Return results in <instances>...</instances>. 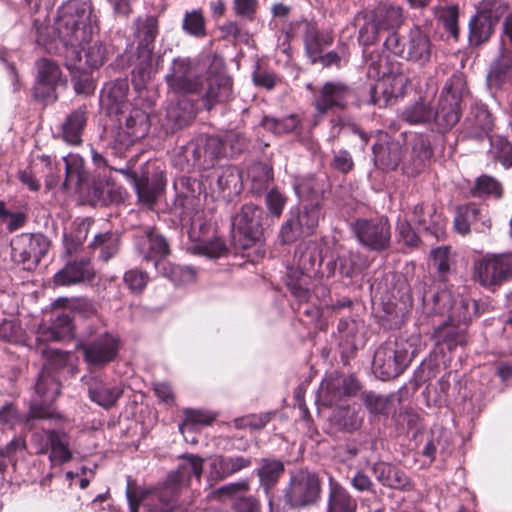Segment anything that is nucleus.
Instances as JSON below:
<instances>
[{
    "label": "nucleus",
    "mask_w": 512,
    "mask_h": 512,
    "mask_svg": "<svg viewBox=\"0 0 512 512\" xmlns=\"http://www.w3.org/2000/svg\"><path fill=\"white\" fill-rule=\"evenodd\" d=\"M167 118L172 121L175 128L187 125L194 118L193 106L188 101L172 103L167 108Z\"/></svg>",
    "instance_id": "obj_38"
},
{
    "label": "nucleus",
    "mask_w": 512,
    "mask_h": 512,
    "mask_svg": "<svg viewBox=\"0 0 512 512\" xmlns=\"http://www.w3.org/2000/svg\"><path fill=\"white\" fill-rule=\"evenodd\" d=\"M195 251L209 258H219L226 253V246L221 239L215 238L209 242L196 245Z\"/></svg>",
    "instance_id": "obj_57"
},
{
    "label": "nucleus",
    "mask_w": 512,
    "mask_h": 512,
    "mask_svg": "<svg viewBox=\"0 0 512 512\" xmlns=\"http://www.w3.org/2000/svg\"><path fill=\"white\" fill-rule=\"evenodd\" d=\"M512 67V52L503 50L494 62L487 81L490 86H499L505 79L506 73Z\"/></svg>",
    "instance_id": "obj_39"
},
{
    "label": "nucleus",
    "mask_w": 512,
    "mask_h": 512,
    "mask_svg": "<svg viewBox=\"0 0 512 512\" xmlns=\"http://www.w3.org/2000/svg\"><path fill=\"white\" fill-rule=\"evenodd\" d=\"M505 8L499 0H482L478 5L477 15L498 21Z\"/></svg>",
    "instance_id": "obj_56"
},
{
    "label": "nucleus",
    "mask_w": 512,
    "mask_h": 512,
    "mask_svg": "<svg viewBox=\"0 0 512 512\" xmlns=\"http://www.w3.org/2000/svg\"><path fill=\"white\" fill-rule=\"evenodd\" d=\"M294 190L301 199L319 202L321 187L313 177L299 179L294 184Z\"/></svg>",
    "instance_id": "obj_46"
},
{
    "label": "nucleus",
    "mask_w": 512,
    "mask_h": 512,
    "mask_svg": "<svg viewBox=\"0 0 512 512\" xmlns=\"http://www.w3.org/2000/svg\"><path fill=\"white\" fill-rule=\"evenodd\" d=\"M474 275L482 286L495 287L512 279V252L490 254L475 263Z\"/></svg>",
    "instance_id": "obj_8"
},
{
    "label": "nucleus",
    "mask_w": 512,
    "mask_h": 512,
    "mask_svg": "<svg viewBox=\"0 0 512 512\" xmlns=\"http://www.w3.org/2000/svg\"><path fill=\"white\" fill-rule=\"evenodd\" d=\"M333 36L328 31L320 32L314 26H309L304 35V44L308 57L312 63L318 62L325 46L331 45Z\"/></svg>",
    "instance_id": "obj_30"
},
{
    "label": "nucleus",
    "mask_w": 512,
    "mask_h": 512,
    "mask_svg": "<svg viewBox=\"0 0 512 512\" xmlns=\"http://www.w3.org/2000/svg\"><path fill=\"white\" fill-rule=\"evenodd\" d=\"M203 470V459L197 455L183 457V462L175 473L169 475L164 486L158 490V501H165L168 494L178 493L183 487L188 486L191 476L200 479Z\"/></svg>",
    "instance_id": "obj_12"
},
{
    "label": "nucleus",
    "mask_w": 512,
    "mask_h": 512,
    "mask_svg": "<svg viewBox=\"0 0 512 512\" xmlns=\"http://www.w3.org/2000/svg\"><path fill=\"white\" fill-rule=\"evenodd\" d=\"M72 81L77 93L89 94L93 90V83L89 77L90 73L70 71Z\"/></svg>",
    "instance_id": "obj_63"
},
{
    "label": "nucleus",
    "mask_w": 512,
    "mask_h": 512,
    "mask_svg": "<svg viewBox=\"0 0 512 512\" xmlns=\"http://www.w3.org/2000/svg\"><path fill=\"white\" fill-rule=\"evenodd\" d=\"M379 26L380 23L376 18L372 21L365 22L359 30V42L365 46L373 44L378 38Z\"/></svg>",
    "instance_id": "obj_58"
},
{
    "label": "nucleus",
    "mask_w": 512,
    "mask_h": 512,
    "mask_svg": "<svg viewBox=\"0 0 512 512\" xmlns=\"http://www.w3.org/2000/svg\"><path fill=\"white\" fill-rule=\"evenodd\" d=\"M86 110L79 108L73 111L63 124V139L71 145L81 142V134L86 124Z\"/></svg>",
    "instance_id": "obj_32"
},
{
    "label": "nucleus",
    "mask_w": 512,
    "mask_h": 512,
    "mask_svg": "<svg viewBox=\"0 0 512 512\" xmlns=\"http://www.w3.org/2000/svg\"><path fill=\"white\" fill-rule=\"evenodd\" d=\"M237 16L252 20L258 8V0H233Z\"/></svg>",
    "instance_id": "obj_60"
},
{
    "label": "nucleus",
    "mask_w": 512,
    "mask_h": 512,
    "mask_svg": "<svg viewBox=\"0 0 512 512\" xmlns=\"http://www.w3.org/2000/svg\"><path fill=\"white\" fill-rule=\"evenodd\" d=\"M66 169V180L64 185H67L69 181L75 180L80 183L84 179V166L83 160L79 155L69 154L63 158Z\"/></svg>",
    "instance_id": "obj_48"
},
{
    "label": "nucleus",
    "mask_w": 512,
    "mask_h": 512,
    "mask_svg": "<svg viewBox=\"0 0 512 512\" xmlns=\"http://www.w3.org/2000/svg\"><path fill=\"white\" fill-rule=\"evenodd\" d=\"M492 222L486 208L474 203L459 207L454 218V229L465 236L471 232L487 233L491 230Z\"/></svg>",
    "instance_id": "obj_15"
},
{
    "label": "nucleus",
    "mask_w": 512,
    "mask_h": 512,
    "mask_svg": "<svg viewBox=\"0 0 512 512\" xmlns=\"http://www.w3.org/2000/svg\"><path fill=\"white\" fill-rule=\"evenodd\" d=\"M36 393L40 399L45 402H51L56 399L59 394V384L48 373L41 372L35 385Z\"/></svg>",
    "instance_id": "obj_42"
},
{
    "label": "nucleus",
    "mask_w": 512,
    "mask_h": 512,
    "mask_svg": "<svg viewBox=\"0 0 512 512\" xmlns=\"http://www.w3.org/2000/svg\"><path fill=\"white\" fill-rule=\"evenodd\" d=\"M271 179V168L267 164L255 163L247 169L246 183L252 193L260 194L267 187Z\"/></svg>",
    "instance_id": "obj_34"
},
{
    "label": "nucleus",
    "mask_w": 512,
    "mask_h": 512,
    "mask_svg": "<svg viewBox=\"0 0 512 512\" xmlns=\"http://www.w3.org/2000/svg\"><path fill=\"white\" fill-rule=\"evenodd\" d=\"M147 279V274L139 270H130L124 274V281L132 291H142Z\"/></svg>",
    "instance_id": "obj_61"
},
{
    "label": "nucleus",
    "mask_w": 512,
    "mask_h": 512,
    "mask_svg": "<svg viewBox=\"0 0 512 512\" xmlns=\"http://www.w3.org/2000/svg\"><path fill=\"white\" fill-rule=\"evenodd\" d=\"M450 310V316L453 320L466 323L471 321L475 314V303L469 299H462L458 304L451 307Z\"/></svg>",
    "instance_id": "obj_54"
},
{
    "label": "nucleus",
    "mask_w": 512,
    "mask_h": 512,
    "mask_svg": "<svg viewBox=\"0 0 512 512\" xmlns=\"http://www.w3.org/2000/svg\"><path fill=\"white\" fill-rule=\"evenodd\" d=\"M157 33V24L152 18L146 19L138 28V37L141 40L137 47L132 71V83L137 90L143 89L157 70V61L153 56V44Z\"/></svg>",
    "instance_id": "obj_5"
},
{
    "label": "nucleus",
    "mask_w": 512,
    "mask_h": 512,
    "mask_svg": "<svg viewBox=\"0 0 512 512\" xmlns=\"http://www.w3.org/2000/svg\"><path fill=\"white\" fill-rule=\"evenodd\" d=\"M263 211L254 204H245L232 220L233 238L238 245L247 249L260 241L263 228L261 224Z\"/></svg>",
    "instance_id": "obj_6"
},
{
    "label": "nucleus",
    "mask_w": 512,
    "mask_h": 512,
    "mask_svg": "<svg viewBox=\"0 0 512 512\" xmlns=\"http://www.w3.org/2000/svg\"><path fill=\"white\" fill-rule=\"evenodd\" d=\"M37 84L35 95L47 101L56 99L55 87L61 81V71L53 60L42 58L37 61Z\"/></svg>",
    "instance_id": "obj_17"
},
{
    "label": "nucleus",
    "mask_w": 512,
    "mask_h": 512,
    "mask_svg": "<svg viewBox=\"0 0 512 512\" xmlns=\"http://www.w3.org/2000/svg\"><path fill=\"white\" fill-rule=\"evenodd\" d=\"M320 481L314 473L300 470L293 474L285 492L287 503L292 507L314 504L320 496Z\"/></svg>",
    "instance_id": "obj_11"
},
{
    "label": "nucleus",
    "mask_w": 512,
    "mask_h": 512,
    "mask_svg": "<svg viewBox=\"0 0 512 512\" xmlns=\"http://www.w3.org/2000/svg\"><path fill=\"white\" fill-rule=\"evenodd\" d=\"M413 221L425 230L440 225V215L435 213L432 207L425 208L423 205H416L412 212Z\"/></svg>",
    "instance_id": "obj_47"
},
{
    "label": "nucleus",
    "mask_w": 512,
    "mask_h": 512,
    "mask_svg": "<svg viewBox=\"0 0 512 512\" xmlns=\"http://www.w3.org/2000/svg\"><path fill=\"white\" fill-rule=\"evenodd\" d=\"M375 164L383 170L395 169L402 156L401 146L398 142L389 141L384 135L378 143L373 145Z\"/></svg>",
    "instance_id": "obj_23"
},
{
    "label": "nucleus",
    "mask_w": 512,
    "mask_h": 512,
    "mask_svg": "<svg viewBox=\"0 0 512 512\" xmlns=\"http://www.w3.org/2000/svg\"><path fill=\"white\" fill-rule=\"evenodd\" d=\"M182 29L189 35L198 38L206 35L205 18L201 10L186 12L183 18Z\"/></svg>",
    "instance_id": "obj_43"
},
{
    "label": "nucleus",
    "mask_w": 512,
    "mask_h": 512,
    "mask_svg": "<svg viewBox=\"0 0 512 512\" xmlns=\"http://www.w3.org/2000/svg\"><path fill=\"white\" fill-rule=\"evenodd\" d=\"M410 83V78L405 69L398 65L392 67L391 70L384 74L383 79L377 84L376 89L380 86H388L383 89V93L387 98L403 96L407 86Z\"/></svg>",
    "instance_id": "obj_27"
},
{
    "label": "nucleus",
    "mask_w": 512,
    "mask_h": 512,
    "mask_svg": "<svg viewBox=\"0 0 512 512\" xmlns=\"http://www.w3.org/2000/svg\"><path fill=\"white\" fill-rule=\"evenodd\" d=\"M50 241L43 234H21L12 242V256L24 269L33 270L46 255Z\"/></svg>",
    "instance_id": "obj_9"
},
{
    "label": "nucleus",
    "mask_w": 512,
    "mask_h": 512,
    "mask_svg": "<svg viewBox=\"0 0 512 512\" xmlns=\"http://www.w3.org/2000/svg\"><path fill=\"white\" fill-rule=\"evenodd\" d=\"M490 154L503 166L509 167L512 165V144L505 138L495 137L491 139Z\"/></svg>",
    "instance_id": "obj_45"
},
{
    "label": "nucleus",
    "mask_w": 512,
    "mask_h": 512,
    "mask_svg": "<svg viewBox=\"0 0 512 512\" xmlns=\"http://www.w3.org/2000/svg\"><path fill=\"white\" fill-rule=\"evenodd\" d=\"M350 94L349 88L340 82H327L318 95L315 96L313 104L320 115L325 114L335 107H344Z\"/></svg>",
    "instance_id": "obj_18"
},
{
    "label": "nucleus",
    "mask_w": 512,
    "mask_h": 512,
    "mask_svg": "<svg viewBox=\"0 0 512 512\" xmlns=\"http://www.w3.org/2000/svg\"><path fill=\"white\" fill-rule=\"evenodd\" d=\"M251 464V459L243 456H219L214 458L210 464L211 474L216 479H223L227 476H230L245 468L250 467Z\"/></svg>",
    "instance_id": "obj_29"
},
{
    "label": "nucleus",
    "mask_w": 512,
    "mask_h": 512,
    "mask_svg": "<svg viewBox=\"0 0 512 512\" xmlns=\"http://www.w3.org/2000/svg\"><path fill=\"white\" fill-rule=\"evenodd\" d=\"M329 512H355L356 501L349 495L344 487L334 481L332 477L329 479Z\"/></svg>",
    "instance_id": "obj_31"
},
{
    "label": "nucleus",
    "mask_w": 512,
    "mask_h": 512,
    "mask_svg": "<svg viewBox=\"0 0 512 512\" xmlns=\"http://www.w3.org/2000/svg\"><path fill=\"white\" fill-rule=\"evenodd\" d=\"M353 160L351 155L347 151H339L335 154L333 159V166L343 172L347 173L353 168Z\"/></svg>",
    "instance_id": "obj_64"
},
{
    "label": "nucleus",
    "mask_w": 512,
    "mask_h": 512,
    "mask_svg": "<svg viewBox=\"0 0 512 512\" xmlns=\"http://www.w3.org/2000/svg\"><path fill=\"white\" fill-rule=\"evenodd\" d=\"M334 421L342 430L354 431L360 428L362 415H360V410L341 407L334 413Z\"/></svg>",
    "instance_id": "obj_40"
},
{
    "label": "nucleus",
    "mask_w": 512,
    "mask_h": 512,
    "mask_svg": "<svg viewBox=\"0 0 512 512\" xmlns=\"http://www.w3.org/2000/svg\"><path fill=\"white\" fill-rule=\"evenodd\" d=\"M262 124L264 128L271 130L276 134H281L294 131L297 128L299 121L294 115L288 116L284 119L265 117Z\"/></svg>",
    "instance_id": "obj_49"
},
{
    "label": "nucleus",
    "mask_w": 512,
    "mask_h": 512,
    "mask_svg": "<svg viewBox=\"0 0 512 512\" xmlns=\"http://www.w3.org/2000/svg\"><path fill=\"white\" fill-rule=\"evenodd\" d=\"M190 61L188 59H175L172 63L171 73L166 75L169 87L176 93H198L202 86L199 77L191 76Z\"/></svg>",
    "instance_id": "obj_16"
},
{
    "label": "nucleus",
    "mask_w": 512,
    "mask_h": 512,
    "mask_svg": "<svg viewBox=\"0 0 512 512\" xmlns=\"http://www.w3.org/2000/svg\"><path fill=\"white\" fill-rule=\"evenodd\" d=\"M149 128L147 113L140 108L131 107L125 116L124 125L120 126L111 141V149L115 155L122 156L131 145L148 134Z\"/></svg>",
    "instance_id": "obj_7"
},
{
    "label": "nucleus",
    "mask_w": 512,
    "mask_h": 512,
    "mask_svg": "<svg viewBox=\"0 0 512 512\" xmlns=\"http://www.w3.org/2000/svg\"><path fill=\"white\" fill-rule=\"evenodd\" d=\"M436 338L438 341L442 340L446 343L450 350L455 348L457 345H463L466 342L464 333L451 326L438 329L436 331Z\"/></svg>",
    "instance_id": "obj_52"
},
{
    "label": "nucleus",
    "mask_w": 512,
    "mask_h": 512,
    "mask_svg": "<svg viewBox=\"0 0 512 512\" xmlns=\"http://www.w3.org/2000/svg\"><path fill=\"white\" fill-rule=\"evenodd\" d=\"M354 231L358 240L371 250L381 251L389 247L391 231L386 219L357 220Z\"/></svg>",
    "instance_id": "obj_14"
},
{
    "label": "nucleus",
    "mask_w": 512,
    "mask_h": 512,
    "mask_svg": "<svg viewBox=\"0 0 512 512\" xmlns=\"http://www.w3.org/2000/svg\"><path fill=\"white\" fill-rule=\"evenodd\" d=\"M414 356V348L406 339L387 341L374 353L373 371L382 380L398 377Z\"/></svg>",
    "instance_id": "obj_4"
},
{
    "label": "nucleus",
    "mask_w": 512,
    "mask_h": 512,
    "mask_svg": "<svg viewBox=\"0 0 512 512\" xmlns=\"http://www.w3.org/2000/svg\"><path fill=\"white\" fill-rule=\"evenodd\" d=\"M497 22L482 15H475L469 23V40L472 45L478 46L486 42L494 31Z\"/></svg>",
    "instance_id": "obj_33"
},
{
    "label": "nucleus",
    "mask_w": 512,
    "mask_h": 512,
    "mask_svg": "<svg viewBox=\"0 0 512 512\" xmlns=\"http://www.w3.org/2000/svg\"><path fill=\"white\" fill-rule=\"evenodd\" d=\"M473 121L481 133L488 135L494 127V119L487 107L484 105H475L472 108Z\"/></svg>",
    "instance_id": "obj_50"
},
{
    "label": "nucleus",
    "mask_w": 512,
    "mask_h": 512,
    "mask_svg": "<svg viewBox=\"0 0 512 512\" xmlns=\"http://www.w3.org/2000/svg\"><path fill=\"white\" fill-rule=\"evenodd\" d=\"M431 259L433 265L437 268L438 272L443 276L450 271L451 267V252L449 246H440L431 250Z\"/></svg>",
    "instance_id": "obj_53"
},
{
    "label": "nucleus",
    "mask_w": 512,
    "mask_h": 512,
    "mask_svg": "<svg viewBox=\"0 0 512 512\" xmlns=\"http://www.w3.org/2000/svg\"><path fill=\"white\" fill-rule=\"evenodd\" d=\"M91 15L92 7L84 1L69 0L59 8L56 30L69 71L91 73L107 60L106 46L100 40H91Z\"/></svg>",
    "instance_id": "obj_1"
},
{
    "label": "nucleus",
    "mask_w": 512,
    "mask_h": 512,
    "mask_svg": "<svg viewBox=\"0 0 512 512\" xmlns=\"http://www.w3.org/2000/svg\"><path fill=\"white\" fill-rule=\"evenodd\" d=\"M431 54L429 37L420 28L412 29L408 34L404 58L424 66L430 61Z\"/></svg>",
    "instance_id": "obj_21"
},
{
    "label": "nucleus",
    "mask_w": 512,
    "mask_h": 512,
    "mask_svg": "<svg viewBox=\"0 0 512 512\" xmlns=\"http://www.w3.org/2000/svg\"><path fill=\"white\" fill-rule=\"evenodd\" d=\"M375 17L382 28H392L401 23V11L393 6H381L375 12Z\"/></svg>",
    "instance_id": "obj_51"
},
{
    "label": "nucleus",
    "mask_w": 512,
    "mask_h": 512,
    "mask_svg": "<svg viewBox=\"0 0 512 512\" xmlns=\"http://www.w3.org/2000/svg\"><path fill=\"white\" fill-rule=\"evenodd\" d=\"M119 339L110 333H103L89 343L78 346L85 361L94 367H102L113 361L119 350Z\"/></svg>",
    "instance_id": "obj_13"
},
{
    "label": "nucleus",
    "mask_w": 512,
    "mask_h": 512,
    "mask_svg": "<svg viewBox=\"0 0 512 512\" xmlns=\"http://www.w3.org/2000/svg\"><path fill=\"white\" fill-rule=\"evenodd\" d=\"M129 176L132 179L139 201L148 207H152L164 188L161 177L149 179L148 177L138 178L136 174H129Z\"/></svg>",
    "instance_id": "obj_28"
},
{
    "label": "nucleus",
    "mask_w": 512,
    "mask_h": 512,
    "mask_svg": "<svg viewBox=\"0 0 512 512\" xmlns=\"http://www.w3.org/2000/svg\"><path fill=\"white\" fill-rule=\"evenodd\" d=\"M89 397L92 401L105 409L113 407L123 394L118 385H110L98 378H91L88 382Z\"/></svg>",
    "instance_id": "obj_24"
},
{
    "label": "nucleus",
    "mask_w": 512,
    "mask_h": 512,
    "mask_svg": "<svg viewBox=\"0 0 512 512\" xmlns=\"http://www.w3.org/2000/svg\"><path fill=\"white\" fill-rule=\"evenodd\" d=\"M94 275L90 260L83 258L68 262L54 275V283L59 286H70L91 281Z\"/></svg>",
    "instance_id": "obj_20"
},
{
    "label": "nucleus",
    "mask_w": 512,
    "mask_h": 512,
    "mask_svg": "<svg viewBox=\"0 0 512 512\" xmlns=\"http://www.w3.org/2000/svg\"><path fill=\"white\" fill-rule=\"evenodd\" d=\"M320 216L319 202L303 206L296 214H292L281 227L280 237L282 242L290 243L300 237L311 235L318 226Z\"/></svg>",
    "instance_id": "obj_10"
},
{
    "label": "nucleus",
    "mask_w": 512,
    "mask_h": 512,
    "mask_svg": "<svg viewBox=\"0 0 512 512\" xmlns=\"http://www.w3.org/2000/svg\"><path fill=\"white\" fill-rule=\"evenodd\" d=\"M137 249L147 262H153L155 268L175 284L191 282L196 272L191 267L177 266L164 259L170 254L167 240L155 230H149L137 239Z\"/></svg>",
    "instance_id": "obj_3"
},
{
    "label": "nucleus",
    "mask_w": 512,
    "mask_h": 512,
    "mask_svg": "<svg viewBox=\"0 0 512 512\" xmlns=\"http://www.w3.org/2000/svg\"><path fill=\"white\" fill-rule=\"evenodd\" d=\"M472 194L477 197L492 195L499 199L502 196V186L495 178L482 175L477 178Z\"/></svg>",
    "instance_id": "obj_44"
},
{
    "label": "nucleus",
    "mask_w": 512,
    "mask_h": 512,
    "mask_svg": "<svg viewBox=\"0 0 512 512\" xmlns=\"http://www.w3.org/2000/svg\"><path fill=\"white\" fill-rule=\"evenodd\" d=\"M240 175L231 168H223L216 173V186L219 193L227 190L230 192L232 186L235 187Z\"/></svg>",
    "instance_id": "obj_55"
},
{
    "label": "nucleus",
    "mask_w": 512,
    "mask_h": 512,
    "mask_svg": "<svg viewBox=\"0 0 512 512\" xmlns=\"http://www.w3.org/2000/svg\"><path fill=\"white\" fill-rule=\"evenodd\" d=\"M197 152L203 153L206 161L212 163L215 159L226 156L225 140L219 136H207L202 146H198Z\"/></svg>",
    "instance_id": "obj_41"
},
{
    "label": "nucleus",
    "mask_w": 512,
    "mask_h": 512,
    "mask_svg": "<svg viewBox=\"0 0 512 512\" xmlns=\"http://www.w3.org/2000/svg\"><path fill=\"white\" fill-rule=\"evenodd\" d=\"M47 444L41 447L39 453H46L50 448L49 459L52 464H62L72 458L69 449V440L64 432L50 430L47 432Z\"/></svg>",
    "instance_id": "obj_26"
},
{
    "label": "nucleus",
    "mask_w": 512,
    "mask_h": 512,
    "mask_svg": "<svg viewBox=\"0 0 512 512\" xmlns=\"http://www.w3.org/2000/svg\"><path fill=\"white\" fill-rule=\"evenodd\" d=\"M91 248L100 250V258L108 261L117 254L120 247V237L113 232L97 234L90 244Z\"/></svg>",
    "instance_id": "obj_36"
},
{
    "label": "nucleus",
    "mask_w": 512,
    "mask_h": 512,
    "mask_svg": "<svg viewBox=\"0 0 512 512\" xmlns=\"http://www.w3.org/2000/svg\"><path fill=\"white\" fill-rule=\"evenodd\" d=\"M284 472V464L279 460L263 459L257 470L260 484L268 492Z\"/></svg>",
    "instance_id": "obj_35"
},
{
    "label": "nucleus",
    "mask_w": 512,
    "mask_h": 512,
    "mask_svg": "<svg viewBox=\"0 0 512 512\" xmlns=\"http://www.w3.org/2000/svg\"><path fill=\"white\" fill-rule=\"evenodd\" d=\"M216 415L207 411L187 409L185 419L179 425V431L184 434L186 430H198L200 427L211 425Z\"/></svg>",
    "instance_id": "obj_37"
},
{
    "label": "nucleus",
    "mask_w": 512,
    "mask_h": 512,
    "mask_svg": "<svg viewBox=\"0 0 512 512\" xmlns=\"http://www.w3.org/2000/svg\"><path fill=\"white\" fill-rule=\"evenodd\" d=\"M468 94L466 82L461 75H452L446 82L436 112L424 101L408 105L401 118L410 124H423L434 120L439 130L451 129L460 119L461 102Z\"/></svg>",
    "instance_id": "obj_2"
},
{
    "label": "nucleus",
    "mask_w": 512,
    "mask_h": 512,
    "mask_svg": "<svg viewBox=\"0 0 512 512\" xmlns=\"http://www.w3.org/2000/svg\"><path fill=\"white\" fill-rule=\"evenodd\" d=\"M285 204L286 197L282 193L275 189L269 191L266 196V205L272 215L279 217L282 214Z\"/></svg>",
    "instance_id": "obj_59"
},
{
    "label": "nucleus",
    "mask_w": 512,
    "mask_h": 512,
    "mask_svg": "<svg viewBox=\"0 0 512 512\" xmlns=\"http://www.w3.org/2000/svg\"><path fill=\"white\" fill-rule=\"evenodd\" d=\"M129 85L127 80L118 79L103 89L100 102L109 113L124 114L132 106L127 102Z\"/></svg>",
    "instance_id": "obj_19"
},
{
    "label": "nucleus",
    "mask_w": 512,
    "mask_h": 512,
    "mask_svg": "<svg viewBox=\"0 0 512 512\" xmlns=\"http://www.w3.org/2000/svg\"><path fill=\"white\" fill-rule=\"evenodd\" d=\"M340 385L343 386V392H339L338 395H335V397H341L342 395H350L351 393H354L358 389L357 383L352 377L336 378L327 383V389L329 391L334 390L337 389Z\"/></svg>",
    "instance_id": "obj_62"
},
{
    "label": "nucleus",
    "mask_w": 512,
    "mask_h": 512,
    "mask_svg": "<svg viewBox=\"0 0 512 512\" xmlns=\"http://www.w3.org/2000/svg\"><path fill=\"white\" fill-rule=\"evenodd\" d=\"M74 324L69 314L61 312L52 319L49 326L41 325L38 330L37 340L60 341L73 336Z\"/></svg>",
    "instance_id": "obj_22"
},
{
    "label": "nucleus",
    "mask_w": 512,
    "mask_h": 512,
    "mask_svg": "<svg viewBox=\"0 0 512 512\" xmlns=\"http://www.w3.org/2000/svg\"><path fill=\"white\" fill-rule=\"evenodd\" d=\"M232 80L226 75H215L208 79V88L204 96V106L210 110L214 105L230 99Z\"/></svg>",
    "instance_id": "obj_25"
}]
</instances>
